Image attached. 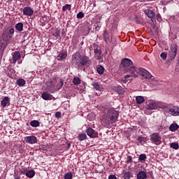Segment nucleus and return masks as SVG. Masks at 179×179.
Wrapping results in <instances>:
<instances>
[{"mask_svg": "<svg viewBox=\"0 0 179 179\" xmlns=\"http://www.w3.org/2000/svg\"><path fill=\"white\" fill-rule=\"evenodd\" d=\"M94 52L96 57H100V55H101V51L98 48L94 49Z\"/></svg>", "mask_w": 179, "mask_h": 179, "instance_id": "38", "label": "nucleus"}, {"mask_svg": "<svg viewBox=\"0 0 179 179\" xmlns=\"http://www.w3.org/2000/svg\"><path fill=\"white\" fill-rule=\"evenodd\" d=\"M72 177H73V175L71 172H68L64 175V179H72Z\"/></svg>", "mask_w": 179, "mask_h": 179, "instance_id": "36", "label": "nucleus"}, {"mask_svg": "<svg viewBox=\"0 0 179 179\" xmlns=\"http://www.w3.org/2000/svg\"><path fill=\"white\" fill-rule=\"evenodd\" d=\"M144 13H145L148 15V17L151 19L152 21H153L155 16H156V13H155L153 10L149 9L145 10Z\"/></svg>", "mask_w": 179, "mask_h": 179, "instance_id": "15", "label": "nucleus"}, {"mask_svg": "<svg viewBox=\"0 0 179 179\" xmlns=\"http://www.w3.org/2000/svg\"><path fill=\"white\" fill-rule=\"evenodd\" d=\"M17 85L21 87H23V86H24L26 85V80H24V79H23V78H19L17 80Z\"/></svg>", "mask_w": 179, "mask_h": 179, "instance_id": "25", "label": "nucleus"}, {"mask_svg": "<svg viewBox=\"0 0 179 179\" xmlns=\"http://www.w3.org/2000/svg\"><path fill=\"white\" fill-rule=\"evenodd\" d=\"M136 101L137 104H142V103H145V98L142 96H138L136 97Z\"/></svg>", "mask_w": 179, "mask_h": 179, "instance_id": "23", "label": "nucleus"}, {"mask_svg": "<svg viewBox=\"0 0 179 179\" xmlns=\"http://www.w3.org/2000/svg\"><path fill=\"white\" fill-rule=\"evenodd\" d=\"M92 86H93V87H94V89H95V90H100V84H99V83L92 82Z\"/></svg>", "mask_w": 179, "mask_h": 179, "instance_id": "33", "label": "nucleus"}, {"mask_svg": "<svg viewBox=\"0 0 179 179\" xmlns=\"http://www.w3.org/2000/svg\"><path fill=\"white\" fill-rule=\"evenodd\" d=\"M171 148H172V149H175V150H178L179 149L178 143H171Z\"/></svg>", "mask_w": 179, "mask_h": 179, "instance_id": "35", "label": "nucleus"}, {"mask_svg": "<svg viewBox=\"0 0 179 179\" xmlns=\"http://www.w3.org/2000/svg\"><path fill=\"white\" fill-rule=\"evenodd\" d=\"M14 179H20V176H15Z\"/></svg>", "mask_w": 179, "mask_h": 179, "instance_id": "48", "label": "nucleus"}, {"mask_svg": "<svg viewBox=\"0 0 179 179\" xmlns=\"http://www.w3.org/2000/svg\"><path fill=\"white\" fill-rule=\"evenodd\" d=\"M21 173H22V174H26V173H27V169H23L22 171H21Z\"/></svg>", "mask_w": 179, "mask_h": 179, "instance_id": "47", "label": "nucleus"}, {"mask_svg": "<svg viewBox=\"0 0 179 179\" xmlns=\"http://www.w3.org/2000/svg\"><path fill=\"white\" fill-rule=\"evenodd\" d=\"M96 71L99 75H103L104 73V67L101 65H97Z\"/></svg>", "mask_w": 179, "mask_h": 179, "instance_id": "22", "label": "nucleus"}, {"mask_svg": "<svg viewBox=\"0 0 179 179\" xmlns=\"http://www.w3.org/2000/svg\"><path fill=\"white\" fill-rule=\"evenodd\" d=\"M82 82V80H80V78H79L78 77H74L73 78V85H75V86H78V85H80Z\"/></svg>", "mask_w": 179, "mask_h": 179, "instance_id": "27", "label": "nucleus"}, {"mask_svg": "<svg viewBox=\"0 0 179 179\" xmlns=\"http://www.w3.org/2000/svg\"><path fill=\"white\" fill-rule=\"evenodd\" d=\"M67 147H68V148L69 149V148H71V143H68V144H67Z\"/></svg>", "mask_w": 179, "mask_h": 179, "instance_id": "49", "label": "nucleus"}, {"mask_svg": "<svg viewBox=\"0 0 179 179\" xmlns=\"http://www.w3.org/2000/svg\"><path fill=\"white\" fill-rule=\"evenodd\" d=\"M66 57H68V52L65 50H62L58 55L57 59L58 61H64Z\"/></svg>", "mask_w": 179, "mask_h": 179, "instance_id": "14", "label": "nucleus"}, {"mask_svg": "<svg viewBox=\"0 0 179 179\" xmlns=\"http://www.w3.org/2000/svg\"><path fill=\"white\" fill-rule=\"evenodd\" d=\"M113 47H115V44H117V40L112 41Z\"/></svg>", "mask_w": 179, "mask_h": 179, "instance_id": "46", "label": "nucleus"}, {"mask_svg": "<svg viewBox=\"0 0 179 179\" xmlns=\"http://www.w3.org/2000/svg\"><path fill=\"white\" fill-rule=\"evenodd\" d=\"M177 51H178V45L176 43L171 45L169 52V57L171 61H173V59H175L176 57H177Z\"/></svg>", "mask_w": 179, "mask_h": 179, "instance_id": "6", "label": "nucleus"}, {"mask_svg": "<svg viewBox=\"0 0 179 179\" xmlns=\"http://www.w3.org/2000/svg\"><path fill=\"white\" fill-rule=\"evenodd\" d=\"M178 128H179L178 124H177L176 123L171 124L169 127V129L171 131V132H176V131H177V129H178Z\"/></svg>", "mask_w": 179, "mask_h": 179, "instance_id": "21", "label": "nucleus"}, {"mask_svg": "<svg viewBox=\"0 0 179 179\" xmlns=\"http://www.w3.org/2000/svg\"><path fill=\"white\" fill-rule=\"evenodd\" d=\"M146 159H148L146 154H141L138 157V161L141 163H145V162H146Z\"/></svg>", "mask_w": 179, "mask_h": 179, "instance_id": "26", "label": "nucleus"}, {"mask_svg": "<svg viewBox=\"0 0 179 179\" xmlns=\"http://www.w3.org/2000/svg\"><path fill=\"white\" fill-rule=\"evenodd\" d=\"M22 13L24 16H33L34 13V10H33L31 7H24Z\"/></svg>", "mask_w": 179, "mask_h": 179, "instance_id": "10", "label": "nucleus"}, {"mask_svg": "<svg viewBox=\"0 0 179 179\" xmlns=\"http://www.w3.org/2000/svg\"><path fill=\"white\" fill-rule=\"evenodd\" d=\"M108 179H117V176L115 175H110Z\"/></svg>", "mask_w": 179, "mask_h": 179, "instance_id": "45", "label": "nucleus"}, {"mask_svg": "<svg viewBox=\"0 0 179 179\" xmlns=\"http://www.w3.org/2000/svg\"><path fill=\"white\" fill-rule=\"evenodd\" d=\"M127 73L129 74L124 76L125 79H129V78H138V76H142L145 78V79H152V74L143 68L136 69L135 66H131L127 69Z\"/></svg>", "mask_w": 179, "mask_h": 179, "instance_id": "2", "label": "nucleus"}, {"mask_svg": "<svg viewBox=\"0 0 179 179\" xmlns=\"http://www.w3.org/2000/svg\"><path fill=\"white\" fill-rule=\"evenodd\" d=\"M176 157L179 159V152L176 155Z\"/></svg>", "mask_w": 179, "mask_h": 179, "instance_id": "50", "label": "nucleus"}, {"mask_svg": "<svg viewBox=\"0 0 179 179\" xmlns=\"http://www.w3.org/2000/svg\"><path fill=\"white\" fill-rule=\"evenodd\" d=\"M71 4H66L62 7L63 12H65L66 10H71Z\"/></svg>", "mask_w": 179, "mask_h": 179, "instance_id": "34", "label": "nucleus"}, {"mask_svg": "<svg viewBox=\"0 0 179 179\" xmlns=\"http://www.w3.org/2000/svg\"><path fill=\"white\" fill-rule=\"evenodd\" d=\"M30 125L31 127H40V122H38V120H32L30 122Z\"/></svg>", "mask_w": 179, "mask_h": 179, "instance_id": "30", "label": "nucleus"}, {"mask_svg": "<svg viewBox=\"0 0 179 179\" xmlns=\"http://www.w3.org/2000/svg\"><path fill=\"white\" fill-rule=\"evenodd\" d=\"M17 1H20V0H17Z\"/></svg>", "mask_w": 179, "mask_h": 179, "instance_id": "52", "label": "nucleus"}, {"mask_svg": "<svg viewBox=\"0 0 179 179\" xmlns=\"http://www.w3.org/2000/svg\"><path fill=\"white\" fill-rule=\"evenodd\" d=\"M0 47H1L2 50H5V48L8 47V43H6V42H2V41H1Z\"/></svg>", "mask_w": 179, "mask_h": 179, "instance_id": "37", "label": "nucleus"}, {"mask_svg": "<svg viewBox=\"0 0 179 179\" xmlns=\"http://www.w3.org/2000/svg\"><path fill=\"white\" fill-rule=\"evenodd\" d=\"M60 34H61V32L59 31V30L57 29L56 31L54 34V36L55 37H59Z\"/></svg>", "mask_w": 179, "mask_h": 179, "instance_id": "43", "label": "nucleus"}, {"mask_svg": "<svg viewBox=\"0 0 179 179\" xmlns=\"http://www.w3.org/2000/svg\"><path fill=\"white\" fill-rule=\"evenodd\" d=\"M136 179H148V175L144 171H140L136 175Z\"/></svg>", "mask_w": 179, "mask_h": 179, "instance_id": "17", "label": "nucleus"}, {"mask_svg": "<svg viewBox=\"0 0 179 179\" xmlns=\"http://www.w3.org/2000/svg\"><path fill=\"white\" fill-rule=\"evenodd\" d=\"M147 110H156L157 108V103L155 102H151L146 107Z\"/></svg>", "mask_w": 179, "mask_h": 179, "instance_id": "18", "label": "nucleus"}, {"mask_svg": "<svg viewBox=\"0 0 179 179\" xmlns=\"http://www.w3.org/2000/svg\"><path fill=\"white\" fill-rule=\"evenodd\" d=\"M8 103H9V97L8 96H5L3 100L1 101V106L3 107H6V105L8 104Z\"/></svg>", "mask_w": 179, "mask_h": 179, "instance_id": "28", "label": "nucleus"}, {"mask_svg": "<svg viewBox=\"0 0 179 179\" xmlns=\"http://www.w3.org/2000/svg\"><path fill=\"white\" fill-rule=\"evenodd\" d=\"M167 113L171 114V115H173L174 117H177L179 115V107L173 106L169 109H168Z\"/></svg>", "mask_w": 179, "mask_h": 179, "instance_id": "9", "label": "nucleus"}, {"mask_svg": "<svg viewBox=\"0 0 179 179\" xmlns=\"http://www.w3.org/2000/svg\"><path fill=\"white\" fill-rule=\"evenodd\" d=\"M146 141V138L143 136H138V141L140 142V143H142V142H145Z\"/></svg>", "mask_w": 179, "mask_h": 179, "instance_id": "41", "label": "nucleus"}, {"mask_svg": "<svg viewBox=\"0 0 179 179\" xmlns=\"http://www.w3.org/2000/svg\"><path fill=\"white\" fill-rule=\"evenodd\" d=\"M56 118H61V112H57L55 113Z\"/></svg>", "mask_w": 179, "mask_h": 179, "instance_id": "44", "label": "nucleus"}, {"mask_svg": "<svg viewBox=\"0 0 179 179\" xmlns=\"http://www.w3.org/2000/svg\"><path fill=\"white\" fill-rule=\"evenodd\" d=\"M87 138V136L86 135V134L83 133L78 135V141H85V139Z\"/></svg>", "mask_w": 179, "mask_h": 179, "instance_id": "31", "label": "nucleus"}, {"mask_svg": "<svg viewBox=\"0 0 179 179\" xmlns=\"http://www.w3.org/2000/svg\"><path fill=\"white\" fill-rule=\"evenodd\" d=\"M150 139L152 143L155 145H160L162 143V137L157 134H153L150 136Z\"/></svg>", "mask_w": 179, "mask_h": 179, "instance_id": "7", "label": "nucleus"}, {"mask_svg": "<svg viewBox=\"0 0 179 179\" xmlns=\"http://www.w3.org/2000/svg\"><path fill=\"white\" fill-rule=\"evenodd\" d=\"M41 97L43 99V100H52V95L47 92H43Z\"/></svg>", "mask_w": 179, "mask_h": 179, "instance_id": "19", "label": "nucleus"}, {"mask_svg": "<svg viewBox=\"0 0 179 179\" xmlns=\"http://www.w3.org/2000/svg\"><path fill=\"white\" fill-rule=\"evenodd\" d=\"M103 37L106 44H111V38H110V35L108 34V31H107V29H105L103 31Z\"/></svg>", "mask_w": 179, "mask_h": 179, "instance_id": "12", "label": "nucleus"}, {"mask_svg": "<svg viewBox=\"0 0 179 179\" xmlns=\"http://www.w3.org/2000/svg\"><path fill=\"white\" fill-rule=\"evenodd\" d=\"M83 17H85V14L83 12H79L77 14V18L78 19H83Z\"/></svg>", "mask_w": 179, "mask_h": 179, "instance_id": "40", "label": "nucleus"}, {"mask_svg": "<svg viewBox=\"0 0 179 179\" xmlns=\"http://www.w3.org/2000/svg\"><path fill=\"white\" fill-rule=\"evenodd\" d=\"M62 86H64V80L61 78L59 80V82L57 85V90H60V89H62Z\"/></svg>", "mask_w": 179, "mask_h": 179, "instance_id": "32", "label": "nucleus"}, {"mask_svg": "<svg viewBox=\"0 0 179 179\" xmlns=\"http://www.w3.org/2000/svg\"><path fill=\"white\" fill-rule=\"evenodd\" d=\"M25 176H27L28 178H33V177L36 176V172L33 170L27 171V172L25 173Z\"/></svg>", "mask_w": 179, "mask_h": 179, "instance_id": "20", "label": "nucleus"}, {"mask_svg": "<svg viewBox=\"0 0 179 179\" xmlns=\"http://www.w3.org/2000/svg\"><path fill=\"white\" fill-rule=\"evenodd\" d=\"M122 66H124V68H127L126 69V72L127 71H128L129 68H131V66H134L132 65H134V63L132 62V60L128 58H124L122 60Z\"/></svg>", "mask_w": 179, "mask_h": 179, "instance_id": "8", "label": "nucleus"}, {"mask_svg": "<svg viewBox=\"0 0 179 179\" xmlns=\"http://www.w3.org/2000/svg\"><path fill=\"white\" fill-rule=\"evenodd\" d=\"M3 26L2 23L0 22V27H2Z\"/></svg>", "mask_w": 179, "mask_h": 179, "instance_id": "51", "label": "nucleus"}, {"mask_svg": "<svg viewBox=\"0 0 179 179\" xmlns=\"http://www.w3.org/2000/svg\"><path fill=\"white\" fill-rule=\"evenodd\" d=\"M15 29L17 30V31H23V23L22 22H18L15 24Z\"/></svg>", "mask_w": 179, "mask_h": 179, "instance_id": "29", "label": "nucleus"}, {"mask_svg": "<svg viewBox=\"0 0 179 179\" xmlns=\"http://www.w3.org/2000/svg\"><path fill=\"white\" fill-rule=\"evenodd\" d=\"M22 58V55L19 51L15 52L13 55V62L12 64H16L17 59H20Z\"/></svg>", "mask_w": 179, "mask_h": 179, "instance_id": "16", "label": "nucleus"}, {"mask_svg": "<svg viewBox=\"0 0 179 179\" xmlns=\"http://www.w3.org/2000/svg\"><path fill=\"white\" fill-rule=\"evenodd\" d=\"M127 73L129 74L124 76L125 79H129V78H138V76H142L145 78V79H152V74L143 68L136 69L135 66H131L127 69Z\"/></svg>", "mask_w": 179, "mask_h": 179, "instance_id": "1", "label": "nucleus"}, {"mask_svg": "<svg viewBox=\"0 0 179 179\" xmlns=\"http://www.w3.org/2000/svg\"><path fill=\"white\" fill-rule=\"evenodd\" d=\"M160 57L163 59V61H166V59H167V53L162 52L161 53Z\"/></svg>", "mask_w": 179, "mask_h": 179, "instance_id": "39", "label": "nucleus"}, {"mask_svg": "<svg viewBox=\"0 0 179 179\" xmlns=\"http://www.w3.org/2000/svg\"><path fill=\"white\" fill-rule=\"evenodd\" d=\"M87 135L90 138H97L99 136V134L94 131V130L92 127H89L86 131Z\"/></svg>", "mask_w": 179, "mask_h": 179, "instance_id": "11", "label": "nucleus"}, {"mask_svg": "<svg viewBox=\"0 0 179 179\" xmlns=\"http://www.w3.org/2000/svg\"><path fill=\"white\" fill-rule=\"evenodd\" d=\"M119 116L120 113L114 108H105L103 118L107 128H110L113 124H115Z\"/></svg>", "mask_w": 179, "mask_h": 179, "instance_id": "3", "label": "nucleus"}, {"mask_svg": "<svg viewBox=\"0 0 179 179\" xmlns=\"http://www.w3.org/2000/svg\"><path fill=\"white\" fill-rule=\"evenodd\" d=\"M132 162H134V160L132 159V156L129 155L127 157V163H132Z\"/></svg>", "mask_w": 179, "mask_h": 179, "instance_id": "42", "label": "nucleus"}, {"mask_svg": "<svg viewBox=\"0 0 179 179\" xmlns=\"http://www.w3.org/2000/svg\"><path fill=\"white\" fill-rule=\"evenodd\" d=\"M12 34H15V29L7 28L2 34V39L5 43H9L12 40Z\"/></svg>", "mask_w": 179, "mask_h": 179, "instance_id": "5", "label": "nucleus"}, {"mask_svg": "<svg viewBox=\"0 0 179 179\" xmlns=\"http://www.w3.org/2000/svg\"><path fill=\"white\" fill-rule=\"evenodd\" d=\"M25 142L33 145L37 142V137L34 136H27L25 137Z\"/></svg>", "mask_w": 179, "mask_h": 179, "instance_id": "13", "label": "nucleus"}, {"mask_svg": "<svg viewBox=\"0 0 179 179\" xmlns=\"http://www.w3.org/2000/svg\"><path fill=\"white\" fill-rule=\"evenodd\" d=\"M71 64L72 65L78 66V68H83V66H86V65L90 64V59H89V57L86 55L82 56L80 55V52H76L72 55Z\"/></svg>", "mask_w": 179, "mask_h": 179, "instance_id": "4", "label": "nucleus"}, {"mask_svg": "<svg viewBox=\"0 0 179 179\" xmlns=\"http://www.w3.org/2000/svg\"><path fill=\"white\" fill-rule=\"evenodd\" d=\"M132 177H134V176L132 175V173H131V171L124 172L123 173L124 179H130L132 178Z\"/></svg>", "mask_w": 179, "mask_h": 179, "instance_id": "24", "label": "nucleus"}]
</instances>
